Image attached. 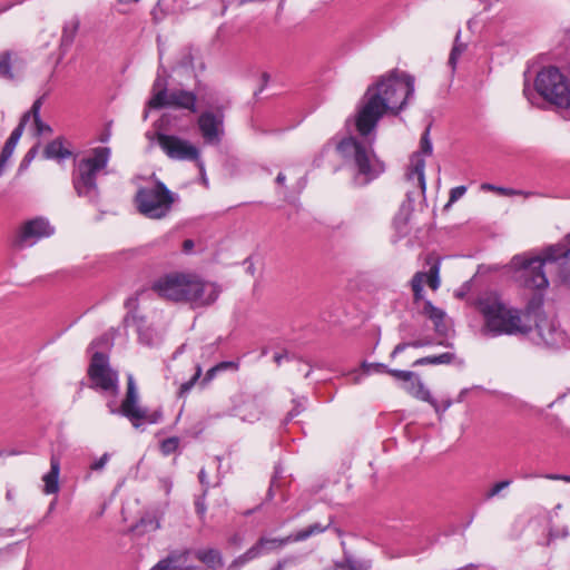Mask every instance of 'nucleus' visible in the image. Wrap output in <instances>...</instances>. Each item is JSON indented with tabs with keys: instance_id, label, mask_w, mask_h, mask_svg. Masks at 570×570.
Returning <instances> with one entry per match:
<instances>
[{
	"instance_id": "nucleus-24",
	"label": "nucleus",
	"mask_w": 570,
	"mask_h": 570,
	"mask_svg": "<svg viewBox=\"0 0 570 570\" xmlns=\"http://www.w3.org/2000/svg\"><path fill=\"white\" fill-rule=\"evenodd\" d=\"M66 139L62 136L49 141L43 150V157L63 161L72 156V151L65 147Z\"/></svg>"
},
{
	"instance_id": "nucleus-39",
	"label": "nucleus",
	"mask_w": 570,
	"mask_h": 570,
	"mask_svg": "<svg viewBox=\"0 0 570 570\" xmlns=\"http://www.w3.org/2000/svg\"><path fill=\"white\" fill-rule=\"evenodd\" d=\"M466 193L465 186H458L450 190L449 202L445 204L444 209H449L456 200H459Z\"/></svg>"
},
{
	"instance_id": "nucleus-62",
	"label": "nucleus",
	"mask_w": 570,
	"mask_h": 570,
	"mask_svg": "<svg viewBox=\"0 0 570 570\" xmlns=\"http://www.w3.org/2000/svg\"><path fill=\"white\" fill-rule=\"evenodd\" d=\"M107 407L109 409V412H110L111 414H119V412H117V411H118V407H115L114 402H109V403L107 404Z\"/></svg>"
},
{
	"instance_id": "nucleus-5",
	"label": "nucleus",
	"mask_w": 570,
	"mask_h": 570,
	"mask_svg": "<svg viewBox=\"0 0 570 570\" xmlns=\"http://www.w3.org/2000/svg\"><path fill=\"white\" fill-rule=\"evenodd\" d=\"M177 200L178 195L157 178L151 184L140 186L134 196L137 212L146 218L156 220L167 217Z\"/></svg>"
},
{
	"instance_id": "nucleus-57",
	"label": "nucleus",
	"mask_w": 570,
	"mask_h": 570,
	"mask_svg": "<svg viewBox=\"0 0 570 570\" xmlns=\"http://www.w3.org/2000/svg\"><path fill=\"white\" fill-rule=\"evenodd\" d=\"M372 366L375 370V372H377V373L389 374V371H391V368H389L387 365H385L383 363H374V364H372Z\"/></svg>"
},
{
	"instance_id": "nucleus-37",
	"label": "nucleus",
	"mask_w": 570,
	"mask_h": 570,
	"mask_svg": "<svg viewBox=\"0 0 570 570\" xmlns=\"http://www.w3.org/2000/svg\"><path fill=\"white\" fill-rule=\"evenodd\" d=\"M512 483V480H502L494 483L485 493V499L490 500L500 494L503 489H507Z\"/></svg>"
},
{
	"instance_id": "nucleus-34",
	"label": "nucleus",
	"mask_w": 570,
	"mask_h": 570,
	"mask_svg": "<svg viewBox=\"0 0 570 570\" xmlns=\"http://www.w3.org/2000/svg\"><path fill=\"white\" fill-rule=\"evenodd\" d=\"M481 189L482 190H488V191H495V193H498L499 195H502V196H513V195H521L522 194L521 190H515V189H512V188L500 187V186H495V185H492V184H489V183L482 184L481 185Z\"/></svg>"
},
{
	"instance_id": "nucleus-19",
	"label": "nucleus",
	"mask_w": 570,
	"mask_h": 570,
	"mask_svg": "<svg viewBox=\"0 0 570 570\" xmlns=\"http://www.w3.org/2000/svg\"><path fill=\"white\" fill-rule=\"evenodd\" d=\"M533 324L540 338L547 346H558L564 342L566 333L547 318L537 321L532 317Z\"/></svg>"
},
{
	"instance_id": "nucleus-26",
	"label": "nucleus",
	"mask_w": 570,
	"mask_h": 570,
	"mask_svg": "<svg viewBox=\"0 0 570 570\" xmlns=\"http://www.w3.org/2000/svg\"><path fill=\"white\" fill-rule=\"evenodd\" d=\"M454 360L455 354L445 352L439 355H429L417 358L414 361L413 366L451 364Z\"/></svg>"
},
{
	"instance_id": "nucleus-48",
	"label": "nucleus",
	"mask_w": 570,
	"mask_h": 570,
	"mask_svg": "<svg viewBox=\"0 0 570 570\" xmlns=\"http://www.w3.org/2000/svg\"><path fill=\"white\" fill-rule=\"evenodd\" d=\"M216 366L218 367L219 372H224V371H238L239 368V362H235V361H223V362H219L218 364H216Z\"/></svg>"
},
{
	"instance_id": "nucleus-8",
	"label": "nucleus",
	"mask_w": 570,
	"mask_h": 570,
	"mask_svg": "<svg viewBox=\"0 0 570 570\" xmlns=\"http://www.w3.org/2000/svg\"><path fill=\"white\" fill-rule=\"evenodd\" d=\"M148 107L151 109H186L193 114L197 112V95L194 91L174 88L168 90L167 78L158 75L154 80L151 97L148 100Z\"/></svg>"
},
{
	"instance_id": "nucleus-46",
	"label": "nucleus",
	"mask_w": 570,
	"mask_h": 570,
	"mask_svg": "<svg viewBox=\"0 0 570 570\" xmlns=\"http://www.w3.org/2000/svg\"><path fill=\"white\" fill-rule=\"evenodd\" d=\"M293 407L287 412L285 416V423L291 422L294 417L299 415L303 412V406L296 400H293Z\"/></svg>"
},
{
	"instance_id": "nucleus-41",
	"label": "nucleus",
	"mask_w": 570,
	"mask_h": 570,
	"mask_svg": "<svg viewBox=\"0 0 570 570\" xmlns=\"http://www.w3.org/2000/svg\"><path fill=\"white\" fill-rule=\"evenodd\" d=\"M465 50L464 45H458L455 43L450 52L449 57V65L452 67V69H455L456 62L459 57L462 55V52Z\"/></svg>"
},
{
	"instance_id": "nucleus-14",
	"label": "nucleus",
	"mask_w": 570,
	"mask_h": 570,
	"mask_svg": "<svg viewBox=\"0 0 570 570\" xmlns=\"http://www.w3.org/2000/svg\"><path fill=\"white\" fill-rule=\"evenodd\" d=\"M88 377L94 390L112 391L118 390V373L109 366V358L101 352H96L88 367Z\"/></svg>"
},
{
	"instance_id": "nucleus-18",
	"label": "nucleus",
	"mask_w": 570,
	"mask_h": 570,
	"mask_svg": "<svg viewBox=\"0 0 570 570\" xmlns=\"http://www.w3.org/2000/svg\"><path fill=\"white\" fill-rule=\"evenodd\" d=\"M23 67V61L19 53L14 50L0 51V78L8 81H13L18 78L20 70Z\"/></svg>"
},
{
	"instance_id": "nucleus-35",
	"label": "nucleus",
	"mask_w": 570,
	"mask_h": 570,
	"mask_svg": "<svg viewBox=\"0 0 570 570\" xmlns=\"http://www.w3.org/2000/svg\"><path fill=\"white\" fill-rule=\"evenodd\" d=\"M200 374H202V367L198 365L197 368H196V372L195 374L191 376L190 380H188L187 382H184L179 390H178V396L179 397H184L186 396L190 390L193 389V386L195 385V383L198 381V379L200 377Z\"/></svg>"
},
{
	"instance_id": "nucleus-27",
	"label": "nucleus",
	"mask_w": 570,
	"mask_h": 570,
	"mask_svg": "<svg viewBox=\"0 0 570 570\" xmlns=\"http://www.w3.org/2000/svg\"><path fill=\"white\" fill-rule=\"evenodd\" d=\"M559 277L561 282L570 286V248L560 245Z\"/></svg>"
},
{
	"instance_id": "nucleus-61",
	"label": "nucleus",
	"mask_w": 570,
	"mask_h": 570,
	"mask_svg": "<svg viewBox=\"0 0 570 570\" xmlns=\"http://www.w3.org/2000/svg\"><path fill=\"white\" fill-rule=\"evenodd\" d=\"M183 246H184L185 250H189L194 247V243L191 239H186V240H184Z\"/></svg>"
},
{
	"instance_id": "nucleus-63",
	"label": "nucleus",
	"mask_w": 570,
	"mask_h": 570,
	"mask_svg": "<svg viewBox=\"0 0 570 570\" xmlns=\"http://www.w3.org/2000/svg\"><path fill=\"white\" fill-rule=\"evenodd\" d=\"M286 176L283 173H278L276 176V183L283 185L285 183Z\"/></svg>"
},
{
	"instance_id": "nucleus-58",
	"label": "nucleus",
	"mask_w": 570,
	"mask_h": 570,
	"mask_svg": "<svg viewBox=\"0 0 570 570\" xmlns=\"http://www.w3.org/2000/svg\"><path fill=\"white\" fill-rule=\"evenodd\" d=\"M415 380H420V379L414 375V379H412L411 381H407V382L404 383V389L410 394H412L413 391L415 390Z\"/></svg>"
},
{
	"instance_id": "nucleus-31",
	"label": "nucleus",
	"mask_w": 570,
	"mask_h": 570,
	"mask_svg": "<svg viewBox=\"0 0 570 570\" xmlns=\"http://www.w3.org/2000/svg\"><path fill=\"white\" fill-rule=\"evenodd\" d=\"M423 313L432 321L445 318V313L443 309L433 305L431 301H425L423 306Z\"/></svg>"
},
{
	"instance_id": "nucleus-30",
	"label": "nucleus",
	"mask_w": 570,
	"mask_h": 570,
	"mask_svg": "<svg viewBox=\"0 0 570 570\" xmlns=\"http://www.w3.org/2000/svg\"><path fill=\"white\" fill-rule=\"evenodd\" d=\"M431 343H432L431 341H425V340H416V341H412V342L399 343L392 351L391 358H395L396 355L404 352L407 347L419 348V347L430 345Z\"/></svg>"
},
{
	"instance_id": "nucleus-11",
	"label": "nucleus",
	"mask_w": 570,
	"mask_h": 570,
	"mask_svg": "<svg viewBox=\"0 0 570 570\" xmlns=\"http://www.w3.org/2000/svg\"><path fill=\"white\" fill-rule=\"evenodd\" d=\"M55 227L49 219L38 216L21 223L10 237V246L14 250L32 247L43 238L52 236Z\"/></svg>"
},
{
	"instance_id": "nucleus-49",
	"label": "nucleus",
	"mask_w": 570,
	"mask_h": 570,
	"mask_svg": "<svg viewBox=\"0 0 570 570\" xmlns=\"http://www.w3.org/2000/svg\"><path fill=\"white\" fill-rule=\"evenodd\" d=\"M433 325L436 334L441 336H446L449 328L445 323V318H441L440 321L436 320L435 322H433Z\"/></svg>"
},
{
	"instance_id": "nucleus-42",
	"label": "nucleus",
	"mask_w": 570,
	"mask_h": 570,
	"mask_svg": "<svg viewBox=\"0 0 570 570\" xmlns=\"http://www.w3.org/2000/svg\"><path fill=\"white\" fill-rule=\"evenodd\" d=\"M389 375L394 377L397 381L407 382L414 379V373L411 371H404V370H392L389 371Z\"/></svg>"
},
{
	"instance_id": "nucleus-1",
	"label": "nucleus",
	"mask_w": 570,
	"mask_h": 570,
	"mask_svg": "<svg viewBox=\"0 0 570 570\" xmlns=\"http://www.w3.org/2000/svg\"><path fill=\"white\" fill-rule=\"evenodd\" d=\"M413 95V76L397 69L382 76L375 83L368 86L358 102L355 115V128L358 135L363 138L371 136L385 114L399 115Z\"/></svg>"
},
{
	"instance_id": "nucleus-53",
	"label": "nucleus",
	"mask_w": 570,
	"mask_h": 570,
	"mask_svg": "<svg viewBox=\"0 0 570 570\" xmlns=\"http://www.w3.org/2000/svg\"><path fill=\"white\" fill-rule=\"evenodd\" d=\"M198 479H199L200 484H202V485H203V488H204L203 493H204V495H206V494H207V492H208V489H209V482H208L207 473H206L205 469H202V470L199 471V473H198Z\"/></svg>"
},
{
	"instance_id": "nucleus-2",
	"label": "nucleus",
	"mask_w": 570,
	"mask_h": 570,
	"mask_svg": "<svg viewBox=\"0 0 570 570\" xmlns=\"http://www.w3.org/2000/svg\"><path fill=\"white\" fill-rule=\"evenodd\" d=\"M151 289L161 298L189 303L193 307L208 306L215 303L220 294L217 284L185 273L164 275L153 283Z\"/></svg>"
},
{
	"instance_id": "nucleus-16",
	"label": "nucleus",
	"mask_w": 570,
	"mask_h": 570,
	"mask_svg": "<svg viewBox=\"0 0 570 570\" xmlns=\"http://www.w3.org/2000/svg\"><path fill=\"white\" fill-rule=\"evenodd\" d=\"M224 108L216 107L215 110H205L197 118L198 130L207 144H218L224 134Z\"/></svg>"
},
{
	"instance_id": "nucleus-40",
	"label": "nucleus",
	"mask_w": 570,
	"mask_h": 570,
	"mask_svg": "<svg viewBox=\"0 0 570 570\" xmlns=\"http://www.w3.org/2000/svg\"><path fill=\"white\" fill-rule=\"evenodd\" d=\"M42 104H43V97L37 98L33 101L30 110L24 112L23 115H29V118L32 117L33 118V122L41 120L40 110H41Z\"/></svg>"
},
{
	"instance_id": "nucleus-25",
	"label": "nucleus",
	"mask_w": 570,
	"mask_h": 570,
	"mask_svg": "<svg viewBox=\"0 0 570 570\" xmlns=\"http://www.w3.org/2000/svg\"><path fill=\"white\" fill-rule=\"evenodd\" d=\"M59 473H60V459L52 455L50 459V470L42 476L45 482L43 492L46 494H55L59 491Z\"/></svg>"
},
{
	"instance_id": "nucleus-4",
	"label": "nucleus",
	"mask_w": 570,
	"mask_h": 570,
	"mask_svg": "<svg viewBox=\"0 0 570 570\" xmlns=\"http://www.w3.org/2000/svg\"><path fill=\"white\" fill-rule=\"evenodd\" d=\"M560 258V244L550 245L540 255H515L511 259L512 266L519 274L522 285L530 289H546L549 286L546 266L558 263Z\"/></svg>"
},
{
	"instance_id": "nucleus-22",
	"label": "nucleus",
	"mask_w": 570,
	"mask_h": 570,
	"mask_svg": "<svg viewBox=\"0 0 570 570\" xmlns=\"http://www.w3.org/2000/svg\"><path fill=\"white\" fill-rule=\"evenodd\" d=\"M415 197L412 191H407L405 200L401 204L397 214L393 219V225L400 235L407 234V225L414 209Z\"/></svg>"
},
{
	"instance_id": "nucleus-45",
	"label": "nucleus",
	"mask_w": 570,
	"mask_h": 570,
	"mask_svg": "<svg viewBox=\"0 0 570 570\" xmlns=\"http://www.w3.org/2000/svg\"><path fill=\"white\" fill-rule=\"evenodd\" d=\"M16 146H17V142L7 139L4 146L2 147V150L0 153V157L8 161L10 159V157L12 156Z\"/></svg>"
},
{
	"instance_id": "nucleus-21",
	"label": "nucleus",
	"mask_w": 570,
	"mask_h": 570,
	"mask_svg": "<svg viewBox=\"0 0 570 570\" xmlns=\"http://www.w3.org/2000/svg\"><path fill=\"white\" fill-rule=\"evenodd\" d=\"M194 556L203 566L202 570H220L224 567V558L220 550L217 548H199L191 550Z\"/></svg>"
},
{
	"instance_id": "nucleus-59",
	"label": "nucleus",
	"mask_w": 570,
	"mask_h": 570,
	"mask_svg": "<svg viewBox=\"0 0 570 570\" xmlns=\"http://www.w3.org/2000/svg\"><path fill=\"white\" fill-rule=\"evenodd\" d=\"M550 480H562L570 483V475H561V474H550L547 475Z\"/></svg>"
},
{
	"instance_id": "nucleus-29",
	"label": "nucleus",
	"mask_w": 570,
	"mask_h": 570,
	"mask_svg": "<svg viewBox=\"0 0 570 570\" xmlns=\"http://www.w3.org/2000/svg\"><path fill=\"white\" fill-rule=\"evenodd\" d=\"M257 558H258L257 551L255 549H253V547H250L243 554L238 556L237 558H235L232 561L230 568L237 570V569L244 567L249 561L255 560Z\"/></svg>"
},
{
	"instance_id": "nucleus-33",
	"label": "nucleus",
	"mask_w": 570,
	"mask_h": 570,
	"mask_svg": "<svg viewBox=\"0 0 570 570\" xmlns=\"http://www.w3.org/2000/svg\"><path fill=\"white\" fill-rule=\"evenodd\" d=\"M179 448V439L177 436H170L160 442L159 449L164 455H170L176 452Z\"/></svg>"
},
{
	"instance_id": "nucleus-10",
	"label": "nucleus",
	"mask_w": 570,
	"mask_h": 570,
	"mask_svg": "<svg viewBox=\"0 0 570 570\" xmlns=\"http://www.w3.org/2000/svg\"><path fill=\"white\" fill-rule=\"evenodd\" d=\"M119 415L126 417L135 429H140L144 423L157 424L163 421L161 409L148 412L146 407L139 404V396L135 380L131 375L127 380V391L125 399L118 407Z\"/></svg>"
},
{
	"instance_id": "nucleus-52",
	"label": "nucleus",
	"mask_w": 570,
	"mask_h": 570,
	"mask_svg": "<svg viewBox=\"0 0 570 570\" xmlns=\"http://www.w3.org/2000/svg\"><path fill=\"white\" fill-rule=\"evenodd\" d=\"M159 485H160V489L164 490V492L166 494H169L171 492V489H173V481L168 476L160 478L159 479Z\"/></svg>"
},
{
	"instance_id": "nucleus-32",
	"label": "nucleus",
	"mask_w": 570,
	"mask_h": 570,
	"mask_svg": "<svg viewBox=\"0 0 570 570\" xmlns=\"http://www.w3.org/2000/svg\"><path fill=\"white\" fill-rule=\"evenodd\" d=\"M146 318L138 311L128 312L122 320L124 326H136L138 330L145 324Z\"/></svg>"
},
{
	"instance_id": "nucleus-9",
	"label": "nucleus",
	"mask_w": 570,
	"mask_h": 570,
	"mask_svg": "<svg viewBox=\"0 0 570 570\" xmlns=\"http://www.w3.org/2000/svg\"><path fill=\"white\" fill-rule=\"evenodd\" d=\"M534 87L547 101L559 108L570 107V89L566 77L557 67L550 66L538 72Z\"/></svg>"
},
{
	"instance_id": "nucleus-55",
	"label": "nucleus",
	"mask_w": 570,
	"mask_h": 570,
	"mask_svg": "<svg viewBox=\"0 0 570 570\" xmlns=\"http://www.w3.org/2000/svg\"><path fill=\"white\" fill-rule=\"evenodd\" d=\"M274 362L277 366H281L284 360H288L287 352L275 353L273 356Z\"/></svg>"
},
{
	"instance_id": "nucleus-60",
	"label": "nucleus",
	"mask_w": 570,
	"mask_h": 570,
	"mask_svg": "<svg viewBox=\"0 0 570 570\" xmlns=\"http://www.w3.org/2000/svg\"><path fill=\"white\" fill-rule=\"evenodd\" d=\"M262 80H263V85L262 87L259 88V91H263V89L265 88V86L267 85V82L269 81V75L267 72H263L262 73Z\"/></svg>"
},
{
	"instance_id": "nucleus-47",
	"label": "nucleus",
	"mask_w": 570,
	"mask_h": 570,
	"mask_svg": "<svg viewBox=\"0 0 570 570\" xmlns=\"http://www.w3.org/2000/svg\"><path fill=\"white\" fill-rule=\"evenodd\" d=\"M109 460V454L108 453H104L99 459L95 460L91 464H90V470L92 471H100L105 468V465L107 464Z\"/></svg>"
},
{
	"instance_id": "nucleus-17",
	"label": "nucleus",
	"mask_w": 570,
	"mask_h": 570,
	"mask_svg": "<svg viewBox=\"0 0 570 570\" xmlns=\"http://www.w3.org/2000/svg\"><path fill=\"white\" fill-rule=\"evenodd\" d=\"M191 549L170 551L166 558L159 560L150 570H202L191 563Z\"/></svg>"
},
{
	"instance_id": "nucleus-50",
	"label": "nucleus",
	"mask_w": 570,
	"mask_h": 570,
	"mask_svg": "<svg viewBox=\"0 0 570 570\" xmlns=\"http://www.w3.org/2000/svg\"><path fill=\"white\" fill-rule=\"evenodd\" d=\"M35 126H36V134L38 136L52 132V128L48 124L43 122L42 120L35 121Z\"/></svg>"
},
{
	"instance_id": "nucleus-44",
	"label": "nucleus",
	"mask_w": 570,
	"mask_h": 570,
	"mask_svg": "<svg viewBox=\"0 0 570 570\" xmlns=\"http://www.w3.org/2000/svg\"><path fill=\"white\" fill-rule=\"evenodd\" d=\"M205 497L206 495H202V497H198L196 500H195V510H196V513L197 515L204 520L205 519V515H206V511H207V507H206V502H205Z\"/></svg>"
},
{
	"instance_id": "nucleus-64",
	"label": "nucleus",
	"mask_w": 570,
	"mask_h": 570,
	"mask_svg": "<svg viewBox=\"0 0 570 570\" xmlns=\"http://www.w3.org/2000/svg\"><path fill=\"white\" fill-rule=\"evenodd\" d=\"M229 541H230V543H232V544H239V543H240V537H239V535H237V534H235V535H233V537L230 538V540H229Z\"/></svg>"
},
{
	"instance_id": "nucleus-23",
	"label": "nucleus",
	"mask_w": 570,
	"mask_h": 570,
	"mask_svg": "<svg viewBox=\"0 0 570 570\" xmlns=\"http://www.w3.org/2000/svg\"><path fill=\"white\" fill-rule=\"evenodd\" d=\"M371 566V561L356 559L351 552L343 550V558L334 561L326 570H370Z\"/></svg>"
},
{
	"instance_id": "nucleus-6",
	"label": "nucleus",
	"mask_w": 570,
	"mask_h": 570,
	"mask_svg": "<svg viewBox=\"0 0 570 570\" xmlns=\"http://www.w3.org/2000/svg\"><path fill=\"white\" fill-rule=\"evenodd\" d=\"M110 154V148L97 147L92 149L90 157L78 161L72 173V185L79 197L91 202L97 199V175L107 167Z\"/></svg>"
},
{
	"instance_id": "nucleus-51",
	"label": "nucleus",
	"mask_w": 570,
	"mask_h": 570,
	"mask_svg": "<svg viewBox=\"0 0 570 570\" xmlns=\"http://www.w3.org/2000/svg\"><path fill=\"white\" fill-rule=\"evenodd\" d=\"M125 307L128 312L138 311V294L130 296L125 301Z\"/></svg>"
},
{
	"instance_id": "nucleus-15",
	"label": "nucleus",
	"mask_w": 570,
	"mask_h": 570,
	"mask_svg": "<svg viewBox=\"0 0 570 570\" xmlns=\"http://www.w3.org/2000/svg\"><path fill=\"white\" fill-rule=\"evenodd\" d=\"M430 129L431 125H429L423 131L420 140V151H416L412 155L411 166L406 171V178L409 180H414L416 178L420 194L423 197L425 196L426 183L424 175L425 161L422 158L421 154L425 156L432 155L433 146L430 139Z\"/></svg>"
},
{
	"instance_id": "nucleus-54",
	"label": "nucleus",
	"mask_w": 570,
	"mask_h": 570,
	"mask_svg": "<svg viewBox=\"0 0 570 570\" xmlns=\"http://www.w3.org/2000/svg\"><path fill=\"white\" fill-rule=\"evenodd\" d=\"M217 373H219V370H218V367H217L216 365H215V366H213V367H210V368L206 372V374H205V376H204V383H206V382H210L212 380H214V379L216 377Z\"/></svg>"
},
{
	"instance_id": "nucleus-28",
	"label": "nucleus",
	"mask_w": 570,
	"mask_h": 570,
	"mask_svg": "<svg viewBox=\"0 0 570 570\" xmlns=\"http://www.w3.org/2000/svg\"><path fill=\"white\" fill-rule=\"evenodd\" d=\"M78 29H79V21L78 20H72L68 23H66L62 28V35H61V46H70L73 40H75V37L78 32Z\"/></svg>"
},
{
	"instance_id": "nucleus-20",
	"label": "nucleus",
	"mask_w": 570,
	"mask_h": 570,
	"mask_svg": "<svg viewBox=\"0 0 570 570\" xmlns=\"http://www.w3.org/2000/svg\"><path fill=\"white\" fill-rule=\"evenodd\" d=\"M440 266L439 264H434L429 274L423 272H417L411 279V287L413 292V298L415 302H419L423 298V283L426 279L428 285L433 289H438L440 286V277H439Z\"/></svg>"
},
{
	"instance_id": "nucleus-43",
	"label": "nucleus",
	"mask_w": 570,
	"mask_h": 570,
	"mask_svg": "<svg viewBox=\"0 0 570 570\" xmlns=\"http://www.w3.org/2000/svg\"><path fill=\"white\" fill-rule=\"evenodd\" d=\"M38 150H39V144L32 146L27 151V154L24 155V157L22 158V160L20 163V169L27 168L30 165V163L36 158Z\"/></svg>"
},
{
	"instance_id": "nucleus-7",
	"label": "nucleus",
	"mask_w": 570,
	"mask_h": 570,
	"mask_svg": "<svg viewBox=\"0 0 570 570\" xmlns=\"http://www.w3.org/2000/svg\"><path fill=\"white\" fill-rule=\"evenodd\" d=\"M374 139L375 137L370 139L368 148L352 136L342 138L336 142L337 153L344 159H353L357 173L367 177L370 180L376 178L385 170L384 163L372 153Z\"/></svg>"
},
{
	"instance_id": "nucleus-36",
	"label": "nucleus",
	"mask_w": 570,
	"mask_h": 570,
	"mask_svg": "<svg viewBox=\"0 0 570 570\" xmlns=\"http://www.w3.org/2000/svg\"><path fill=\"white\" fill-rule=\"evenodd\" d=\"M411 395L425 402L433 401L430 391L424 386L421 380H415V390Z\"/></svg>"
},
{
	"instance_id": "nucleus-56",
	"label": "nucleus",
	"mask_w": 570,
	"mask_h": 570,
	"mask_svg": "<svg viewBox=\"0 0 570 570\" xmlns=\"http://www.w3.org/2000/svg\"><path fill=\"white\" fill-rule=\"evenodd\" d=\"M294 558H284L277 561V563L273 567L274 570H284L285 567L292 562Z\"/></svg>"
},
{
	"instance_id": "nucleus-13",
	"label": "nucleus",
	"mask_w": 570,
	"mask_h": 570,
	"mask_svg": "<svg viewBox=\"0 0 570 570\" xmlns=\"http://www.w3.org/2000/svg\"><path fill=\"white\" fill-rule=\"evenodd\" d=\"M333 522L334 518L330 517L328 522L326 524L315 522L304 529L291 533L285 538L261 537L252 547L257 551V556L259 558L261 556L268 553L271 551L279 550L288 543L305 541L313 535L321 534L325 532L327 529H330Z\"/></svg>"
},
{
	"instance_id": "nucleus-3",
	"label": "nucleus",
	"mask_w": 570,
	"mask_h": 570,
	"mask_svg": "<svg viewBox=\"0 0 570 570\" xmlns=\"http://www.w3.org/2000/svg\"><path fill=\"white\" fill-rule=\"evenodd\" d=\"M484 320V328L492 336L527 335L532 331V311L509 307L497 294H487L476 301Z\"/></svg>"
},
{
	"instance_id": "nucleus-38",
	"label": "nucleus",
	"mask_w": 570,
	"mask_h": 570,
	"mask_svg": "<svg viewBox=\"0 0 570 570\" xmlns=\"http://www.w3.org/2000/svg\"><path fill=\"white\" fill-rule=\"evenodd\" d=\"M28 121L29 115H22L18 126L12 130L8 139L18 144L19 139L23 134L24 126Z\"/></svg>"
},
{
	"instance_id": "nucleus-12",
	"label": "nucleus",
	"mask_w": 570,
	"mask_h": 570,
	"mask_svg": "<svg viewBox=\"0 0 570 570\" xmlns=\"http://www.w3.org/2000/svg\"><path fill=\"white\" fill-rule=\"evenodd\" d=\"M156 139L168 158L180 161H194L199 168V171L204 173L205 166L200 158V150L193 142L179 136L164 132H157Z\"/></svg>"
}]
</instances>
